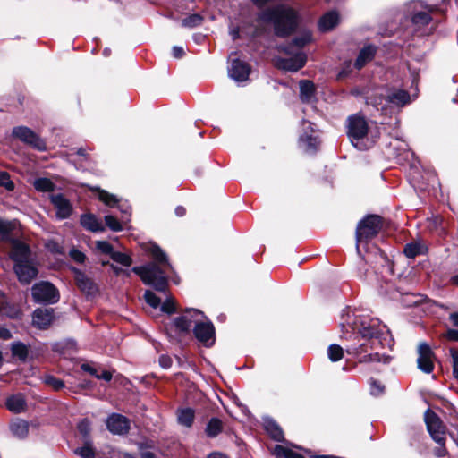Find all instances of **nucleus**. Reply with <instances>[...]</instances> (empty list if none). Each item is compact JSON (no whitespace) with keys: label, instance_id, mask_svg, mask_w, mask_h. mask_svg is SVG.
<instances>
[{"label":"nucleus","instance_id":"nucleus-1","mask_svg":"<svg viewBox=\"0 0 458 458\" xmlns=\"http://www.w3.org/2000/svg\"><path fill=\"white\" fill-rule=\"evenodd\" d=\"M148 250L154 261L134 267L131 271L138 275L145 284L151 285L157 292L165 293L168 286L167 273L173 267L166 254L157 245H151Z\"/></svg>","mask_w":458,"mask_h":458},{"label":"nucleus","instance_id":"nucleus-2","mask_svg":"<svg viewBox=\"0 0 458 458\" xmlns=\"http://www.w3.org/2000/svg\"><path fill=\"white\" fill-rule=\"evenodd\" d=\"M257 21L262 23L272 24L275 34L284 38L296 30L300 21V16L294 9L284 4H278L266 8L259 13Z\"/></svg>","mask_w":458,"mask_h":458},{"label":"nucleus","instance_id":"nucleus-3","mask_svg":"<svg viewBox=\"0 0 458 458\" xmlns=\"http://www.w3.org/2000/svg\"><path fill=\"white\" fill-rule=\"evenodd\" d=\"M358 315L355 313L346 314V318L342 323L343 327L344 323L351 327L352 330H357L365 339H368L371 343V348H377L378 345H384V342L387 341L388 329L386 326L382 325L377 318H370L369 321L358 319Z\"/></svg>","mask_w":458,"mask_h":458},{"label":"nucleus","instance_id":"nucleus-4","mask_svg":"<svg viewBox=\"0 0 458 458\" xmlns=\"http://www.w3.org/2000/svg\"><path fill=\"white\" fill-rule=\"evenodd\" d=\"M345 128L347 137L355 148L367 150L376 143L377 136L370 132L368 121L363 115L355 114L348 116Z\"/></svg>","mask_w":458,"mask_h":458},{"label":"nucleus","instance_id":"nucleus-5","mask_svg":"<svg viewBox=\"0 0 458 458\" xmlns=\"http://www.w3.org/2000/svg\"><path fill=\"white\" fill-rule=\"evenodd\" d=\"M382 227V220L379 216L369 215L361 219L356 227V249L359 251V245L361 242H368L376 237Z\"/></svg>","mask_w":458,"mask_h":458},{"label":"nucleus","instance_id":"nucleus-6","mask_svg":"<svg viewBox=\"0 0 458 458\" xmlns=\"http://www.w3.org/2000/svg\"><path fill=\"white\" fill-rule=\"evenodd\" d=\"M369 102L373 105L377 110L386 112L388 105L396 107H402L411 101L410 94L403 89H394L388 92L386 96L369 98Z\"/></svg>","mask_w":458,"mask_h":458},{"label":"nucleus","instance_id":"nucleus-7","mask_svg":"<svg viewBox=\"0 0 458 458\" xmlns=\"http://www.w3.org/2000/svg\"><path fill=\"white\" fill-rule=\"evenodd\" d=\"M280 49L291 56L275 58V65L278 69L294 72L305 65L307 56L303 51L290 50V47H280Z\"/></svg>","mask_w":458,"mask_h":458},{"label":"nucleus","instance_id":"nucleus-8","mask_svg":"<svg viewBox=\"0 0 458 458\" xmlns=\"http://www.w3.org/2000/svg\"><path fill=\"white\" fill-rule=\"evenodd\" d=\"M31 294L35 301L41 303H55L59 300L57 289L49 282L35 284L31 288Z\"/></svg>","mask_w":458,"mask_h":458},{"label":"nucleus","instance_id":"nucleus-9","mask_svg":"<svg viewBox=\"0 0 458 458\" xmlns=\"http://www.w3.org/2000/svg\"><path fill=\"white\" fill-rule=\"evenodd\" d=\"M424 419L432 439L438 445L445 444V427L440 418L430 409H428L424 413Z\"/></svg>","mask_w":458,"mask_h":458},{"label":"nucleus","instance_id":"nucleus-10","mask_svg":"<svg viewBox=\"0 0 458 458\" xmlns=\"http://www.w3.org/2000/svg\"><path fill=\"white\" fill-rule=\"evenodd\" d=\"M12 135L34 149L38 151H44L47 149L45 140L26 126L14 127L13 129Z\"/></svg>","mask_w":458,"mask_h":458},{"label":"nucleus","instance_id":"nucleus-11","mask_svg":"<svg viewBox=\"0 0 458 458\" xmlns=\"http://www.w3.org/2000/svg\"><path fill=\"white\" fill-rule=\"evenodd\" d=\"M193 334L196 339L206 347H211L215 344V327L207 318L195 325Z\"/></svg>","mask_w":458,"mask_h":458},{"label":"nucleus","instance_id":"nucleus-12","mask_svg":"<svg viewBox=\"0 0 458 458\" xmlns=\"http://www.w3.org/2000/svg\"><path fill=\"white\" fill-rule=\"evenodd\" d=\"M206 316L197 309H187L182 315L174 320L175 327L181 332H189L191 327L205 319Z\"/></svg>","mask_w":458,"mask_h":458},{"label":"nucleus","instance_id":"nucleus-13","mask_svg":"<svg viewBox=\"0 0 458 458\" xmlns=\"http://www.w3.org/2000/svg\"><path fill=\"white\" fill-rule=\"evenodd\" d=\"M418 354L417 364L419 369L426 374L431 373L434 369V352L430 346L425 342L420 343L418 346Z\"/></svg>","mask_w":458,"mask_h":458},{"label":"nucleus","instance_id":"nucleus-14","mask_svg":"<svg viewBox=\"0 0 458 458\" xmlns=\"http://www.w3.org/2000/svg\"><path fill=\"white\" fill-rule=\"evenodd\" d=\"M74 280L78 288L88 296H95L98 292V285L85 273L73 267Z\"/></svg>","mask_w":458,"mask_h":458},{"label":"nucleus","instance_id":"nucleus-15","mask_svg":"<svg viewBox=\"0 0 458 458\" xmlns=\"http://www.w3.org/2000/svg\"><path fill=\"white\" fill-rule=\"evenodd\" d=\"M14 272L21 284H29L38 276V269L32 259L13 265Z\"/></svg>","mask_w":458,"mask_h":458},{"label":"nucleus","instance_id":"nucleus-16","mask_svg":"<svg viewBox=\"0 0 458 458\" xmlns=\"http://www.w3.org/2000/svg\"><path fill=\"white\" fill-rule=\"evenodd\" d=\"M10 258L13 261V265L32 259L29 245L19 240H13Z\"/></svg>","mask_w":458,"mask_h":458},{"label":"nucleus","instance_id":"nucleus-17","mask_svg":"<svg viewBox=\"0 0 458 458\" xmlns=\"http://www.w3.org/2000/svg\"><path fill=\"white\" fill-rule=\"evenodd\" d=\"M106 423L108 430L115 435H125L130 429L128 419L121 414L113 413L106 419Z\"/></svg>","mask_w":458,"mask_h":458},{"label":"nucleus","instance_id":"nucleus-18","mask_svg":"<svg viewBox=\"0 0 458 458\" xmlns=\"http://www.w3.org/2000/svg\"><path fill=\"white\" fill-rule=\"evenodd\" d=\"M311 123L306 120H302V126L304 132L300 136V144L304 148V150L308 153H314L318 145L319 140L318 137L309 134L308 131H313V128L311 126Z\"/></svg>","mask_w":458,"mask_h":458},{"label":"nucleus","instance_id":"nucleus-19","mask_svg":"<svg viewBox=\"0 0 458 458\" xmlns=\"http://www.w3.org/2000/svg\"><path fill=\"white\" fill-rule=\"evenodd\" d=\"M50 200L55 208V216L58 219H66L72 215V206L69 199L64 198L63 194L51 195Z\"/></svg>","mask_w":458,"mask_h":458},{"label":"nucleus","instance_id":"nucleus-20","mask_svg":"<svg viewBox=\"0 0 458 458\" xmlns=\"http://www.w3.org/2000/svg\"><path fill=\"white\" fill-rule=\"evenodd\" d=\"M250 73V65L239 59H233L228 68L229 76L236 82H242L248 80Z\"/></svg>","mask_w":458,"mask_h":458},{"label":"nucleus","instance_id":"nucleus-21","mask_svg":"<svg viewBox=\"0 0 458 458\" xmlns=\"http://www.w3.org/2000/svg\"><path fill=\"white\" fill-rule=\"evenodd\" d=\"M53 309L38 308L36 309L32 315L33 325L40 329L47 328L54 318Z\"/></svg>","mask_w":458,"mask_h":458},{"label":"nucleus","instance_id":"nucleus-22","mask_svg":"<svg viewBox=\"0 0 458 458\" xmlns=\"http://www.w3.org/2000/svg\"><path fill=\"white\" fill-rule=\"evenodd\" d=\"M123 213V216L121 221H119L116 217L112 215L105 216V222L106 226L114 232H119L123 230L122 223H127L129 221L130 214L128 212V207L124 208L123 206H119Z\"/></svg>","mask_w":458,"mask_h":458},{"label":"nucleus","instance_id":"nucleus-23","mask_svg":"<svg viewBox=\"0 0 458 458\" xmlns=\"http://www.w3.org/2000/svg\"><path fill=\"white\" fill-rule=\"evenodd\" d=\"M19 308L8 301L7 297L0 292V315L6 316L11 318H16L20 317Z\"/></svg>","mask_w":458,"mask_h":458},{"label":"nucleus","instance_id":"nucleus-24","mask_svg":"<svg viewBox=\"0 0 458 458\" xmlns=\"http://www.w3.org/2000/svg\"><path fill=\"white\" fill-rule=\"evenodd\" d=\"M339 22V15L335 11L325 13L318 21V29L326 32L334 29Z\"/></svg>","mask_w":458,"mask_h":458},{"label":"nucleus","instance_id":"nucleus-25","mask_svg":"<svg viewBox=\"0 0 458 458\" xmlns=\"http://www.w3.org/2000/svg\"><path fill=\"white\" fill-rule=\"evenodd\" d=\"M428 247L424 242L421 240H416L411 242H409L405 245L403 249V253L406 257L410 259H413L416 256L422 255L427 253Z\"/></svg>","mask_w":458,"mask_h":458},{"label":"nucleus","instance_id":"nucleus-26","mask_svg":"<svg viewBox=\"0 0 458 458\" xmlns=\"http://www.w3.org/2000/svg\"><path fill=\"white\" fill-rule=\"evenodd\" d=\"M300 98L303 103H311L315 98V85L312 81H300Z\"/></svg>","mask_w":458,"mask_h":458},{"label":"nucleus","instance_id":"nucleus-27","mask_svg":"<svg viewBox=\"0 0 458 458\" xmlns=\"http://www.w3.org/2000/svg\"><path fill=\"white\" fill-rule=\"evenodd\" d=\"M81 225L87 230L91 232H102L104 226L101 222L92 214H84L80 219Z\"/></svg>","mask_w":458,"mask_h":458},{"label":"nucleus","instance_id":"nucleus-28","mask_svg":"<svg viewBox=\"0 0 458 458\" xmlns=\"http://www.w3.org/2000/svg\"><path fill=\"white\" fill-rule=\"evenodd\" d=\"M376 54V48L372 46H366L360 49L354 63L355 68L361 69L368 62L371 61Z\"/></svg>","mask_w":458,"mask_h":458},{"label":"nucleus","instance_id":"nucleus-29","mask_svg":"<svg viewBox=\"0 0 458 458\" xmlns=\"http://www.w3.org/2000/svg\"><path fill=\"white\" fill-rule=\"evenodd\" d=\"M264 428L274 440L277 442L284 440L283 430L274 420L270 418L265 419Z\"/></svg>","mask_w":458,"mask_h":458},{"label":"nucleus","instance_id":"nucleus-30","mask_svg":"<svg viewBox=\"0 0 458 458\" xmlns=\"http://www.w3.org/2000/svg\"><path fill=\"white\" fill-rule=\"evenodd\" d=\"M311 33L308 30H305L299 37L294 38L290 45L282 47H290V50L301 51L302 47L311 42Z\"/></svg>","mask_w":458,"mask_h":458},{"label":"nucleus","instance_id":"nucleus-31","mask_svg":"<svg viewBox=\"0 0 458 458\" xmlns=\"http://www.w3.org/2000/svg\"><path fill=\"white\" fill-rule=\"evenodd\" d=\"M6 407L9 411L20 413L25 410L26 402L22 394H14L6 400Z\"/></svg>","mask_w":458,"mask_h":458},{"label":"nucleus","instance_id":"nucleus-32","mask_svg":"<svg viewBox=\"0 0 458 458\" xmlns=\"http://www.w3.org/2000/svg\"><path fill=\"white\" fill-rule=\"evenodd\" d=\"M195 412L191 408H181L177 411L178 423L183 427L191 428L194 421Z\"/></svg>","mask_w":458,"mask_h":458},{"label":"nucleus","instance_id":"nucleus-33","mask_svg":"<svg viewBox=\"0 0 458 458\" xmlns=\"http://www.w3.org/2000/svg\"><path fill=\"white\" fill-rule=\"evenodd\" d=\"M11 352L13 358L24 362L29 355V346L19 341L13 342L11 344Z\"/></svg>","mask_w":458,"mask_h":458},{"label":"nucleus","instance_id":"nucleus-34","mask_svg":"<svg viewBox=\"0 0 458 458\" xmlns=\"http://www.w3.org/2000/svg\"><path fill=\"white\" fill-rule=\"evenodd\" d=\"M10 428H11L13 435L19 438L25 437L29 432L28 423L26 421L21 420L12 422Z\"/></svg>","mask_w":458,"mask_h":458},{"label":"nucleus","instance_id":"nucleus-35","mask_svg":"<svg viewBox=\"0 0 458 458\" xmlns=\"http://www.w3.org/2000/svg\"><path fill=\"white\" fill-rule=\"evenodd\" d=\"M223 429L222 421L217 418H212L207 424L205 432L208 437H216Z\"/></svg>","mask_w":458,"mask_h":458},{"label":"nucleus","instance_id":"nucleus-36","mask_svg":"<svg viewBox=\"0 0 458 458\" xmlns=\"http://www.w3.org/2000/svg\"><path fill=\"white\" fill-rule=\"evenodd\" d=\"M33 185L37 191L42 192H50L55 188V183L47 178H38L34 181Z\"/></svg>","mask_w":458,"mask_h":458},{"label":"nucleus","instance_id":"nucleus-37","mask_svg":"<svg viewBox=\"0 0 458 458\" xmlns=\"http://www.w3.org/2000/svg\"><path fill=\"white\" fill-rule=\"evenodd\" d=\"M274 454L277 457L284 458H304L301 454L295 453L293 450L282 445H276Z\"/></svg>","mask_w":458,"mask_h":458},{"label":"nucleus","instance_id":"nucleus-38","mask_svg":"<svg viewBox=\"0 0 458 458\" xmlns=\"http://www.w3.org/2000/svg\"><path fill=\"white\" fill-rule=\"evenodd\" d=\"M327 356L331 361L336 362L343 358L344 350L336 344H330L327 348Z\"/></svg>","mask_w":458,"mask_h":458},{"label":"nucleus","instance_id":"nucleus-39","mask_svg":"<svg viewBox=\"0 0 458 458\" xmlns=\"http://www.w3.org/2000/svg\"><path fill=\"white\" fill-rule=\"evenodd\" d=\"M111 259L124 267H130L132 264V259L128 254L120 251L112 252Z\"/></svg>","mask_w":458,"mask_h":458},{"label":"nucleus","instance_id":"nucleus-40","mask_svg":"<svg viewBox=\"0 0 458 458\" xmlns=\"http://www.w3.org/2000/svg\"><path fill=\"white\" fill-rule=\"evenodd\" d=\"M411 21L415 25L424 26L429 23L431 16L427 12H418L411 17Z\"/></svg>","mask_w":458,"mask_h":458},{"label":"nucleus","instance_id":"nucleus-41","mask_svg":"<svg viewBox=\"0 0 458 458\" xmlns=\"http://www.w3.org/2000/svg\"><path fill=\"white\" fill-rule=\"evenodd\" d=\"M202 21H203V18L201 15H199L198 13H194V14L189 15L188 17L184 18L182 21V25L183 27L194 28V27L199 26L201 24Z\"/></svg>","mask_w":458,"mask_h":458},{"label":"nucleus","instance_id":"nucleus-42","mask_svg":"<svg viewBox=\"0 0 458 458\" xmlns=\"http://www.w3.org/2000/svg\"><path fill=\"white\" fill-rule=\"evenodd\" d=\"M78 430L85 440H88L90 436L91 423L88 419H83L78 423Z\"/></svg>","mask_w":458,"mask_h":458},{"label":"nucleus","instance_id":"nucleus-43","mask_svg":"<svg viewBox=\"0 0 458 458\" xmlns=\"http://www.w3.org/2000/svg\"><path fill=\"white\" fill-rule=\"evenodd\" d=\"M146 302L154 309H157L161 304V299L157 297L152 291L147 290L144 293Z\"/></svg>","mask_w":458,"mask_h":458},{"label":"nucleus","instance_id":"nucleus-44","mask_svg":"<svg viewBox=\"0 0 458 458\" xmlns=\"http://www.w3.org/2000/svg\"><path fill=\"white\" fill-rule=\"evenodd\" d=\"M0 186L9 191L14 189V183L11 180L10 174L5 171H0Z\"/></svg>","mask_w":458,"mask_h":458},{"label":"nucleus","instance_id":"nucleus-45","mask_svg":"<svg viewBox=\"0 0 458 458\" xmlns=\"http://www.w3.org/2000/svg\"><path fill=\"white\" fill-rule=\"evenodd\" d=\"M369 386L370 394L374 396H379L385 392V386L376 379L369 380Z\"/></svg>","mask_w":458,"mask_h":458},{"label":"nucleus","instance_id":"nucleus-46","mask_svg":"<svg viewBox=\"0 0 458 458\" xmlns=\"http://www.w3.org/2000/svg\"><path fill=\"white\" fill-rule=\"evenodd\" d=\"M390 357L386 356L384 354H379L378 352L369 353V355L364 356L363 361L365 362H389Z\"/></svg>","mask_w":458,"mask_h":458},{"label":"nucleus","instance_id":"nucleus-47","mask_svg":"<svg viewBox=\"0 0 458 458\" xmlns=\"http://www.w3.org/2000/svg\"><path fill=\"white\" fill-rule=\"evenodd\" d=\"M98 199L109 207H114L118 203V199L114 195L109 194L105 191L99 192Z\"/></svg>","mask_w":458,"mask_h":458},{"label":"nucleus","instance_id":"nucleus-48","mask_svg":"<svg viewBox=\"0 0 458 458\" xmlns=\"http://www.w3.org/2000/svg\"><path fill=\"white\" fill-rule=\"evenodd\" d=\"M160 310L168 314H172L175 311V305L173 298L170 295H166L165 300L160 304Z\"/></svg>","mask_w":458,"mask_h":458},{"label":"nucleus","instance_id":"nucleus-49","mask_svg":"<svg viewBox=\"0 0 458 458\" xmlns=\"http://www.w3.org/2000/svg\"><path fill=\"white\" fill-rule=\"evenodd\" d=\"M96 249L104 254H108L110 257L112 252L114 251L113 246L106 241H97Z\"/></svg>","mask_w":458,"mask_h":458},{"label":"nucleus","instance_id":"nucleus-50","mask_svg":"<svg viewBox=\"0 0 458 458\" xmlns=\"http://www.w3.org/2000/svg\"><path fill=\"white\" fill-rule=\"evenodd\" d=\"M75 454H77L82 458H94L95 456L94 450L92 449V447L89 445L77 448L75 450Z\"/></svg>","mask_w":458,"mask_h":458},{"label":"nucleus","instance_id":"nucleus-51","mask_svg":"<svg viewBox=\"0 0 458 458\" xmlns=\"http://www.w3.org/2000/svg\"><path fill=\"white\" fill-rule=\"evenodd\" d=\"M69 255L70 257L77 263H80V264H82L84 263L85 259H86V256L85 254L75 249V248H72L70 252H69Z\"/></svg>","mask_w":458,"mask_h":458},{"label":"nucleus","instance_id":"nucleus-52","mask_svg":"<svg viewBox=\"0 0 458 458\" xmlns=\"http://www.w3.org/2000/svg\"><path fill=\"white\" fill-rule=\"evenodd\" d=\"M12 230V223L0 219V234L3 237H6Z\"/></svg>","mask_w":458,"mask_h":458},{"label":"nucleus","instance_id":"nucleus-53","mask_svg":"<svg viewBox=\"0 0 458 458\" xmlns=\"http://www.w3.org/2000/svg\"><path fill=\"white\" fill-rule=\"evenodd\" d=\"M451 356L453 360V375L458 379V351L451 350Z\"/></svg>","mask_w":458,"mask_h":458},{"label":"nucleus","instance_id":"nucleus-54","mask_svg":"<svg viewBox=\"0 0 458 458\" xmlns=\"http://www.w3.org/2000/svg\"><path fill=\"white\" fill-rule=\"evenodd\" d=\"M46 248L52 253H62V247L53 240H50L46 243Z\"/></svg>","mask_w":458,"mask_h":458},{"label":"nucleus","instance_id":"nucleus-55","mask_svg":"<svg viewBox=\"0 0 458 458\" xmlns=\"http://www.w3.org/2000/svg\"><path fill=\"white\" fill-rule=\"evenodd\" d=\"M47 383L49 384L55 390H60L64 386V383L55 377H50L47 379Z\"/></svg>","mask_w":458,"mask_h":458},{"label":"nucleus","instance_id":"nucleus-56","mask_svg":"<svg viewBox=\"0 0 458 458\" xmlns=\"http://www.w3.org/2000/svg\"><path fill=\"white\" fill-rule=\"evenodd\" d=\"M366 344H360L359 346H352V347H348L346 349V352L348 353H352V354H358V353H361L363 352H367L366 349H363L364 346Z\"/></svg>","mask_w":458,"mask_h":458},{"label":"nucleus","instance_id":"nucleus-57","mask_svg":"<svg viewBox=\"0 0 458 458\" xmlns=\"http://www.w3.org/2000/svg\"><path fill=\"white\" fill-rule=\"evenodd\" d=\"M110 267L115 276L123 275L125 276H130V274H131L130 270L123 269V268H121L117 266H114L113 264Z\"/></svg>","mask_w":458,"mask_h":458},{"label":"nucleus","instance_id":"nucleus-58","mask_svg":"<svg viewBox=\"0 0 458 458\" xmlns=\"http://www.w3.org/2000/svg\"><path fill=\"white\" fill-rule=\"evenodd\" d=\"M159 364L164 369H169L172 365V360L168 356L161 355L159 357Z\"/></svg>","mask_w":458,"mask_h":458},{"label":"nucleus","instance_id":"nucleus-59","mask_svg":"<svg viewBox=\"0 0 458 458\" xmlns=\"http://www.w3.org/2000/svg\"><path fill=\"white\" fill-rule=\"evenodd\" d=\"M172 55L174 58H181L184 55V49L182 47L174 46L172 49Z\"/></svg>","mask_w":458,"mask_h":458},{"label":"nucleus","instance_id":"nucleus-60","mask_svg":"<svg viewBox=\"0 0 458 458\" xmlns=\"http://www.w3.org/2000/svg\"><path fill=\"white\" fill-rule=\"evenodd\" d=\"M140 454L141 458H157L154 453L144 449L143 445L140 446Z\"/></svg>","mask_w":458,"mask_h":458},{"label":"nucleus","instance_id":"nucleus-61","mask_svg":"<svg viewBox=\"0 0 458 458\" xmlns=\"http://www.w3.org/2000/svg\"><path fill=\"white\" fill-rule=\"evenodd\" d=\"M445 336L450 341H458V330L448 329Z\"/></svg>","mask_w":458,"mask_h":458},{"label":"nucleus","instance_id":"nucleus-62","mask_svg":"<svg viewBox=\"0 0 458 458\" xmlns=\"http://www.w3.org/2000/svg\"><path fill=\"white\" fill-rule=\"evenodd\" d=\"M12 337V333L9 329L0 327V338L4 340L10 339Z\"/></svg>","mask_w":458,"mask_h":458},{"label":"nucleus","instance_id":"nucleus-63","mask_svg":"<svg viewBox=\"0 0 458 458\" xmlns=\"http://www.w3.org/2000/svg\"><path fill=\"white\" fill-rule=\"evenodd\" d=\"M81 369L83 371L88 372V373H89V374H91V375H93V376H95V377H96V375H97V370H96L94 368H92V367H91L89 364H88V363H83V364H81Z\"/></svg>","mask_w":458,"mask_h":458},{"label":"nucleus","instance_id":"nucleus-64","mask_svg":"<svg viewBox=\"0 0 458 458\" xmlns=\"http://www.w3.org/2000/svg\"><path fill=\"white\" fill-rule=\"evenodd\" d=\"M96 377L108 382L112 379V374L107 370H104L101 374L97 373Z\"/></svg>","mask_w":458,"mask_h":458}]
</instances>
